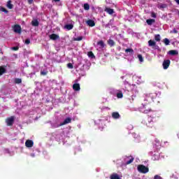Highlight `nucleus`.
<instances>
[{
    "instance_id": "obj_1",
    "label": "nucleus",
    "mask_w": 179,
    "mask_h": 179,
    "mask_svg": "<svg viewBox=\"0 0 179 179\" xmlns=\"http://www.w3.org/2000/svg\"><path fill=\"white\" fill-rule=\"evenodd\" d=\"M108 90L110 94H113V96H116L117 99H122V97H124V96L122 95V90H117L114 87H109Z\"/></svg>"
},
{
    "instance_id": "obj_2",
    "label": "nucleus",
    "mask_w": 179,
    "mask_h": 179,
    "mask_svg": "<svg viewBox=\"0 0 179 179\" xmlns=\"http://www.w3.org/2000/svg\"><path fill=\"white\" fill-rule=\"evenodd\" d=\"M123 85L124 86L123 90H127V92H134V93H136V86L135 85H130L127 80L124 81Z\"/></svg>"
},
{
    "instance_id": "obj_3",
    "label": "nucleus",
    "mask_w": 179,
    "mask_h": 179,
    "mask_svg": "<svg viewBox=\"0 0 179 179\" xmlns=\"http://www.w3.org/2000/svg\"><path fill=\"white\" fill-rule=\"evenodd\" d=\"M138 171L139 173H142L143 174H146V173H149V168L146 167L145 165H138L137 167Z\"/></svg>"
},
{
    "instance_id": "obj_4",
    "label": "nucleus",
    "mask_w": 179,
    "mask_h": 179,
    "mask_svg": "<svg viewBox=\"0 0 179 179\" xmlns=\"http://www.w3.org/2000/svg\"><path fill=\"white\" fill-rule=\"evenodd\" d=\"M15 118L16 117L15 116H11V117H7L6 119V123L7 127L13 126V124H15Z\"/></svg>"
},
{
    "instance_id": "obj_5",
    "label": "nucleus",
    "mask_w": 179,
    "mask_h": 179,
    "mask_svg": "<svg viewBox=\"0 0 179 179\" xmlns=\"http://www.w3.org/2000/svg\"><path fill=\"white\" fill-rule=\"evenodd\" d=\"M155 122H156L155 117H150L148 118V122L145 123V125L148 127V128H153Z\"/></svg>"
},
{
    "instance_id": "obj_6",
    "label": "nucleus",
    "mask_w": 179,
    "mask_h": 179,
    "mask_svg": "<svg viewBox=\"0 0 179 179\" xmlns=\"http://www.w3.org/2000/svg\"><path fill=\"white\" fill-rule=\"evenodd\" d=\"M156 93L146 94L145 101H150L151 100H153V99H156Z\"/></svg>"
},
{
    "instance_id": "obj_7",
    "label": "nucleus",
    "mask_w": 179,
    "mask_h": 179,
    "mask_svg": "<svg viewBox=\"0 0 179 179\" xmlns=\"http://www.w3.org/2000/svg\"><path fill=\"white\" fill-rule=\"evenodd\" d=\"M13 31L15 33H17V34H20L22 33V27L19 24H15L13 27Z\"/></svg>"
},
{
    "instance_id": "obj_8",
    "label": "nucleus",
    "mask_w": 179,
    "mask_h": 179,
    "mask_svg": "<svg viewBox=\"0 0 179 179\" xmlns=\"http://www.w3.org/2000/svg\"><path fill=\"white\" fill-rule=\"evenodd\" d=\"M141 111L144 114H148L149 113H150V111H152V109L150 108L146 109V105L143 104V108H141Z\"/></svg>"
},
{
    "instance_id": "obj_9",
    "label": "nucleus",
    "mask_w": 179,
    "mask_h": 179,
    "mask_svg": "<svg viewBox=\"0 0 179 179\" xmlns=\"http://www.w3.org/2000/svg\"><path fill=\"white\" fill-rule=\"evenodd\" d=\"M132 162H134V157H132L131 156L126 157L124 158L125 164H131V163H132Z\"/></svg>"
},
{
    "instance_id": "obj_10",
    "label": "nucleus",
    "mask_w": 179,
    "mask_h": 179,
    "mask_svg": "<svg viewBox=\"0 0 179 179\" xmlns=\"http://www.w3.org/2000/svg\"><path fill=\"white\" fill-rule=\"evenodd\" d=\"M162 65H163L164 69H168L169 66H170V60L169 59L164 60Z\"/></svg>"
},
{
    "instance_id": "obj_11",
    "label": "nucleus",
    "mask_w": 179,
    "mask_h": 179,
    "mask_svg": "<svg viewBox=\"0 0 179 179\" xmlns=\"http://www.w3.org/2000/svg\"><path fill=\"white\" fill-rule=\"evenodd\" d=\"M86 24H87V26H90V27H94V26H96V23L93 20H87Z\"/></svg>"
},
{
    "instance_id": "obj_12",
    "label": "nucleus",
    "mask_w": 179,
    "mask_h": 179,
    "mask_svg": "<svg viewBox=\"0 0 179 179\" xmlns=\"http://www.w3.org/2000/svg\"><path fill=\"white\" fill-rule=\"evenodd\" d=\"M33 145H34V143L31 140H27L25 142V146L27 148H33Z\"/></svg>"
},
{
    "instance_id": "obj_13",
    "label": "nucleus",
    "mask_w": 179,
    "mask_h": 179,
    "mask_svg": "<svg viewBox=\"0 0 179 179\" xmlns=\"http://www.w3.org/2000/svg\"><path fill=\"white\" fill-rule=\"evenodd\" d=\"M3 73H6V66H0V76H2Z\"/></svg>"
},
{
    "instance_id": "obj_14",
    "label": "nucleus",
    "mask_w": 179,
    "mask_h": 179,
    "mask_svg": "<svg viewBox=\"0 0 179 179\" xmlns=\"http://www.w3.org/2000/svg\"><path fill=\"white\" fill-rule=\"evenodd\" d=\"M121 115H120V113L118 112H113L112 113V118L114 120H118Z\"/></svg>"
},
{
    "instance_id": "obj_15",
    "label": "nucleus",
    "mask_w": 179,
    "mask_h": 179,
    "mask_svg": "<svg viewBox=\"0 0 179 179\" xmlns=\"http://www.w3.org/2000/svg\"><path fill=\"white\" fill-rule=\"evenodd\" d=\"M73 89L76 92H79V90H80V85H79L78 83L73 84Z\"/></svg>"
},
{
    "instance_id": "obj_16",
    "label": "nucleus",
    "mask_w": 179,
    "mask_h": 179,
    "mask_svg": "<svg viewBox=\"0 0 179 179\" xmlns=\"http://www.w3.org/2000/svg\"><path fill=\"white\" fill-rule=\"evenodd\" d=\"M50 40H58V38H59V36L55 34H52L51 35L49 36Z\"/></svg>"
},
{
    "instance_id": "obj_17",
    "label": "nucleus",
    "mask_w": 179,
    "mask_h": 179,
    "mask_svg": "<svg viewBox=\"0 0 179 179\" xmlns=\"http://www.w3.org/2000/svg\"><path fill=\"white\" fill-rule=\"evenodd\" d=\"M160 159V154L159 152H155L152 155L153 160H159Z\"/></svg>"
},
{
    "instance_id": "obj_18",
    "label": "nucleus",
    "mask_w": 179,
    "mask_h": 179,
    "mask_svg": "<svg viewBox=\"0 0 179 179\" xmlns=\"http://www.w3.org/2000/svg\"><path fill=\"white\" fill-rule=\"evenodd\" d=\"M71 121H72V119H71L70 117H67L64 120V122L60 124V127L62 125H65L66 124H69L71 122Z\"/></svg>"
},
{
    "instance_id": "obj_19",
    "label": "nucleus",
    "mask_w": 179,
    "mask_h": 179,
    "mask_svg": "<svg viewBox=\"0 0 179 179\" xmlns=\"http://www.w3.org/2000/svg\"><path fill=\"white\" fill-rule=\"evenodd\" d=\"M153 145L155 146V148H160V141H159L157 138H155Z\"/></svg>"
},
{
    "instance_id": "obj_20",
    "label": "nucleus",
    "mask_w": 179,
    "mask_h": 179,
    "mask_svg": "<svg viewBox=\"0 0 179 179\" xmlns=\"http://www.w3.org/2000/svg\"><path fill=\"white\" fill-rule=\"evenodd\" d=\"M148 45L149 47H155L156 45V42L153 40H150L148 41Z\"/></svg>"
},
{
    "instance_id": "obj_21",
    "label": "nucleus",
    "mask_w": 179,
    "mask_h": 179,
    "mask_svg": "<svg viewBox=\"0 0 179 179\" xmlns=\"http://www.w3.org/2000/svg\"><path fill=\"white\" fill-rule=\"evenodd\" d=\"M110 179H121V178H120V176L117 173H113L110 176Z\"/></svg>"
},
{
    "instance_id": "obj_22",
    "label": "nucleus",
    "mask_w": 179,
    "mask_h": 179,
    "mask_svg": "<svg viewBox=\"0 0 179 179\" xmlns=\"http://www.w3.org/2000/svg\"><path fill=\"white\" fill-rule=\"evenodd\" d=\"M105 12H107L109 15H113V13H114V10L113 8H106Z\"/></svg>"
},
{
    "instance_id": "obj_23",
    "label": "nucleus",
    "mask_w": 179,
    "mask_h": 179,
    "mask_svg": "<svg viewBox=\"0 0 179 179\" xmlns=\"http://www.w3.org/2000/svg\"><path fill=\"white\" fill-rule=\"evenodd\" d=\"M169 55H178V51L177 50H170L169 52Z\"/></svg>"
},
{
    "instance_id": "obj_24",
    "label": "nucleus",
    "mask_w": 179,
    "mask_h": 179,
    "mask_svg": "<svg viewBox=\"0 0 179 179\" xmlns=\"http://www.w3.org/2000/svg\"><path fill=\"white\" fill-rule=\"evenodd\" d=\"M64 27L67 30H72L73 29V25L69 24H66Z\"/></svg>"
},
{
    "instance_id": "obj_25",
    "label": "nucleus",
    "mask_w": 179,
    "mask_h": 179,
    "mask_svg": "<svg viewBox=\"0 0 179 179\" xmlns=\"http://www.w3.org/2000/svg\"><path fill=\"white\" fill-rule=\"evenodd\" d=\"M125 52H129V55H132L134 54V50L131 48H127L125 50Z\"/></svg>"
},
{
    "instance_id": "obj_26",
    "label": "nucleus",
    "mask_w": 179,
    "mask_h": 179,
    "mask_svg": "<svg viewBox=\"0 0 179 179\" xmlns=\"http://www.w3.org/2000/svg\"><path fill=\"white\" fill-rule=\"evenodd\" d=\"M108 44L110 46V47H113V45H115V43L114 42V41H113V39H109L108 41Z\"/></svg>"
},
{
    "instance_id": "obj_27",
    "label": "nucleus",
    "mask_w": 179,
    "mask_h": 179,
    "mask_svg": "<svg viewBox=\"0 0 179 179\" xmlns=\"http://www.w3.org/2000/svg\"><path fill=\"white\" fill-rule=\"evenodd\" d=\"M158 8L159 9H165V8H167V4H163V3L159 4Z\"/></svg>"
},
{
    "instance_id": "obj_28",
    "label": "nucleus",
    "mask_w": 179,
    "mask_h": 179,
    "mask_svg": "<svg viewBox=\"0 0 179 179\" xmlns=\"http://www.w3.org/2000/svg\"><path fill=\"white\" fill-rule=\"evenodd\" d=\"M11 1H8L7 3V7L8 9H12L13 8V5L11 3Z\"/></svg>"
},
{
    "instance_id": "obj_29",
    "label": "nucleus",
    "mask_w": 179,
    "mask_h": 179,
    "mask_svg": "<svg viewBox=\"0 0 179 179\" xmlns=\"http://www.w3.org/2000/svg\"><path fill=\"white\" fill-rule=\"evenodd\" d=\"M146 22H147V24L150 26V25H152V24L155 23V20L149 19V20H147Z\"/></svg>"
},
{
    "instance_id": "obj_30",
    "label": "nucleus",
    "mask_w": 179,
    "mask_h": 179,
    "mask_svg": "<svg viewBox=\"0 0 179 179\" xmlns=\"http://www.w3.org/2000/svg\"><path fill=\"white\" fill-rule=\"evenodd\" d=\"M31 24L32 26L36 27L37 26H38V21L37 20H34L31 22Z\"/></svg>"
},
{
    "instance_id": "obj_31",
    "label": "nucleus",
    "mask_w": 179,
    "mask_h": 179,
    "mask_svg": "<svg viewBox=\"0 0 179 179\" xmlns=\"http://www.w3.org/2000/svg\"><path fill=\"white\" fill-rule=\"evenodd\" d=\"M155 41H160V40H162V38L160 37V34L155 35Z\"/></svg>"
},
{
    "instance_id": "obj_32",
    "label": "nucleus",
    "mask_w": 179,
    "mask_h": 179,
    "mask_svg": "<svg viewBox=\"0 0 179 179\" xmlns=\"http://www.w3.org/2000/svg\"><path fill=\"white\" fill-rule=\"evenodd\" d=\"M97 45L101 46V48H104V42H103V41H99Z\"/></svg>"
},
{
    "instance_id": "obj_33",
    "label": "nucleus",
    "mask_w": 179,
    "mask_h": 179,
    "mask_svg": "<svg viewBox=\"0 0 179 179\" xmlns=\"http://www.w3.org/2000/svg\"><path fill=\"white\" fill-rule=\"evenodd\" d=\"M14 82H15V84L19 85V84L22 83V79H20V78H15Z\"/></svg>"
},
{
    "instance_id": "obj_34",
    "label": "nucleus",
    "mask_w": 179,
    "mask_h": 179,
    "mask_svg": "<svg viewBox=\"0 0 179 179\" xmlns=\"http://www.w3.org/2000/svg\"><path fill=\"white\" fill-rule=\"evenodd\" d=\"M87 55L89 58H91V59L94 58V54H93V52H88Z\"/></svg>"
},
{
    "instance_id": "obj_35",
    "label": "nucleus",
    "mask_w": 179,
    "mask_h": 179,
    "mask_svg": "<svg viewBox=\"0 0 179 179\" xmlns=\"http://www.w3.org/2000/svg\"><path fill=\"white\" fill-rule=\"evenodd\" d=\"M84 9H85V10H89V9H90V6H89L88 3H85L84 4Z\"/></svg>"
},
{
    "instance_id": "obj_36",
    "label": "nucleus",
    "mask_w": 179,
    "mask_h": 179,
    "mask_svg": "<svg viewBox=\"0 0 179 179\" xmlns=\"http://www.w3.org/2000/svg\"><path fill=\"white\" fill-rule=\"evenodd\" d=\"M164 43L165 45H169V44H170V41L169 40V38H166L164 39Z\"/></svg>"
},
{
    "instance_id": "obj_37",
    "label": "nucleus",
    "mask_w": 179,
    "mask_h": 179,
    "mask_svg": "<svg viewBox=\"0 0 179 179\" xmlns=\"http://www.w3.org/2000/svg\"><path fill=\"white\" fill-rule=\"evenodd\" d=\"M138 58L140 62H143V57H142V55H138Z\"/></svg>"
},
{
    "instance_id": "obj_38",
    "label": "nucleus",
    "mask_w": 179,
    "mask_h": 179,
    "mask_svg": "<svg viewBox=\"0 0 179 179\" xmlns=\"http://www.w3.org/2000/svg\"><path fill=\"white\" fill-rule=\"evenodd\" d=\"M82 40H83V37H82V36H78L75 38L76 41H82Z\"/></svg>"
},
{
    "instance_id": "obj_39",
    "label": "nucleus",
    "mask_w": 179,
    "mask_h": 179,
    "mask_svg": "<svg viewBox=\"0 0 179 179\" xmlns=\"http://www.w3.org/2000/svg\"><path fill=\"white\" fill-rule=\"evenodd\" d=\"M67 67H68L69 69H73V65H72L71 63L67 64Z\"/></svg>"
},
{
    "instance_id": "obj_40",
    "label": "nucleus",
    "mask_w": 179,
    "mask_h": 179,
    "mask_svg": "<svg viewBox=\"0 0 179 179\" xmlns=\"http://www.w3.org/2000/svg\"><path fill=\"white\" fill-rule=\"evenodd\" d=\"M171 33H174V34H177V33H178V31H177V29H173L172 31H171Z\"/></svg>"
},
{
    "instance_id": "obj_41",
    "label": "nucleus",
    "mask_w": 179,
    "mask_h": 179,
    "mask_svg": "<svg viewBox=\"0 0 179 179\" xmlns=\"http://www.w3.org/2000/svg\"><path fill=\"white\" fill-rule=\"evenodd\" d=\"M1 12H4V13H8V10L5 8H1Z\"/></svg>"
},
{
    "instance_id": "obj_42",
    "label": "nucleus",
    "mask_w": 179,
    "mask_h": 179,
    "mask_svg": "<svg viewBox=\"0 0 179 179\" xmlns=\"http://www.w3.org/2000/svg\"><path fill=\"white\" fill-rule=\"evenodd\" d=\"M132 136H134V138L136 139V138H139V135L136 134L135 133L132 134Z\"/></svg>"
},
{
    "instance_id": "obj_43",
    "label": "nucleus",
    "mask_w": 179,
    "mask_h": 179,
    "mask_svg": "<svg viewBox=\"0 0 179 179\" xmlns=\"http://www.w3.org/2000/svg\"><path fill=\"white\" fill-rule=\"evenodd\" d=\"M12 49H13L14 51H17V50H19V47H17V46L13 47Z\"/></svg>"
},
{
    "instance_id": "obj_44",
    "label": "nucleus",
    "mask_w": 179,
    "mask_h": 179,
    "mask_svg": "<svg viewBox=\"0 0 179 179\" xmlns=\"http://www.w3.org/2000/svg\"><path fill=\"white\" fill-rule=\"evenodd\" d=\"M25 44H27V45L30 44V39H26Z\"/></svg>"
},
{
    "instance_id": "obj_45",
    "label": "nucleus",
    "mask_w": 179,
    "mask_h": 179,
    "mask_svg": "<svg viewBox=\"0 0 179 179\" xmlns=\"http://www.w3.org/2000/svg\"><path fill=\"white\" fill-rule=\"evenodd\" d=\"M151 16L152 17H154V18H156V13H151Z\"/></svg>"
},
{
    "instance_id": "obj_46",
    "label": "nucleus",
    "mask_w": 179,
    "mask_h": 179,
    "mask_svg": "<svg viewBox=\"0 0 179 179\" xmlns=\"http://www.w3.org/2000/svg\"><path fill=\"white\" fill-rule=\"evenodd\" d=\"M154 179H163V178H162V177H160L159 176H155Z\"/></svg>"
},
{
    "instance_id": "obj_47",
    "label": "nucleus",
    "mask_w": 179,
    "mask_h": 179,
    "mask_svg": "<svg viewBox=\"0 0 179 179\" xmlns=\"http://www.w3.org/2000/svg\"><path fill=\"white\" fill-rule=\"evenodd\" d=\"M27 1L29 5H31V3H33V0H27Z\"/></svg>"
},
{
    "instance_id": "obj_48",
    "label": "nucleus",
    "mask_w": 179,
    "mask_h": 179,
    "mask_svg": "<svg viewBox=\"0 0 179 179\" xmlns=\"http://www.w3.org/2000/svg\"><path fill=\"white\" fill-rule=\"evenodd\" d=\"M41 75H47V73L45 71H41Z\"/></svg>"
},
{
    "instance_id": "obj_49",
    "label": "nucleus",
    "mask_w": 179,
    "mask_h": 179,
    "mask_svg": "<svg viewBox=\"0 0 179 179\" xmlns=\"http://www.w3.org/2000/svg\"><path fill=\"white\" fill-rule=\"evenodd\" d=\"M155 49H156V50H159V46H157V45H155Z\"/></svg>"
},
{
    "instance_id": "obj_50",
    "label": "nucleus",
    "mask_w": 179,
    "mask_h": 179,
    "mask_svg": "<svg viewBox=\"0 0 179 179\" xmlns=\"http://www.w3.org/2000/svg\"><path fill=\"white\" fill-rule=\"evenodd\" d=\"M31 157H34V156H35L34 153H31Z\"/></svg>"
},
{
    "instance_id": "obj_51",
    "label": "nucleus",
    "mask_w": 179,
    "mask_h": 179,
    "mask_svg": "<svg viewBox=\"0 0 179 179\" xmlns=\"http://www.w3.org/2000/svg\"><path fill=\"white\" fill-rule=\"evenodd\" d=\"M176 3H178V5H179V0H175Z\"/></svg>"
},
{
    "instance_id": "obj_52",
    "label": "nucleus",
    "mask_w": 179,
    "mask_h": 179,
    "mask_svg": "<svg viewBox=\"0 0 179 179\" xmlns=\"http://www.w3.org/2000/svg\"><path fill=\"white\" fill-rule=\"evenodd\" d=\"M134 97H135L134 95H132V96H131V100H134Z\"/></svg>"
},
{
    "instance_id": "obj_53",
    "label": "nucleus",
    "mask_w": 179,
    "mask_h": 179,
    "mask_svg": "<svg viewBox=\"0 0 179 179\" xmlns=\"http://www.w3.org/2000/svg\"><path fill=\"white\" fill-rule=\"evenodd\" d=\"M55 2H59V0H54Z\"/></svg>"
},
{
    "instance_id": "obj_54",
    "label": "nucleus",
    "mask_w": 179,
    "mask_h": 179,
    "mask_svg": "<svg viewBox=\"0 0 179 179\" xmlns=\"http://www.w3.org/2000/svg\"><path fill=\"white\" fill-rule=\"evenodd\" d=\"M121 79H124V76H122V77H121Z\"/></svg>"
},
{
    "instance_id": "obj_55",
    "label": "nucleus",
    "mask_w": 179,
    "mask_h": 179,
    "mask_svg": "<svg viewBox=\"0 0 179 179\" xmlns=\"http://www.w3.org/2000/svg\"><path fill=\"white\" fill-rule=\"evenodd\" d=\"M136 179H140V178H136Z\"/></svg>"
}]
</instances>
